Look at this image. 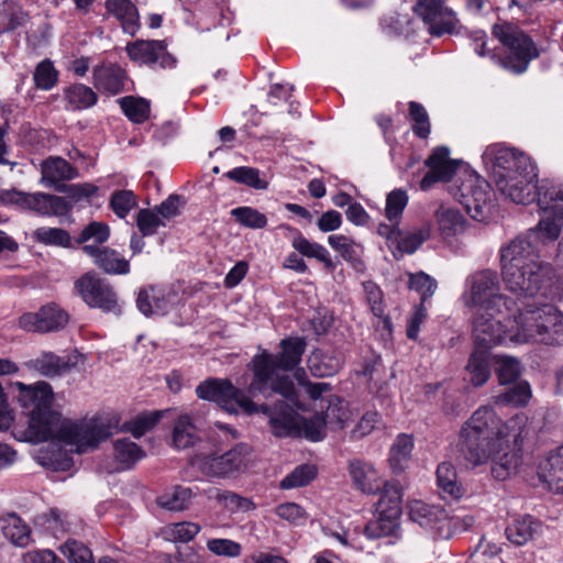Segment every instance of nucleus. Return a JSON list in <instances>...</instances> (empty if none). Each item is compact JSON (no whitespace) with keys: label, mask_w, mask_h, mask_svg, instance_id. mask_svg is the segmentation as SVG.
<instances>
[{"label":"nucleus","mask_w":563,"mask_h":563,"mask_svg":"<svg viewBox=\"0 0 563 563\" xmlns=\"http://www.w3.org/2000/svg\"><path fill=\"white\" fill-rule=\"evenodd\" d=\"M280 347L279 355L263 351L253 357L254 377L249 386V393L253 396L261 394L266 398L273 394H279L283 398L298 405L294 383L288 376L279 375L278 372L290 371L300 363L306 342L300 338H289L280 342Z\"/></svg>","instance_id":"20e7f679"},{"label":"nucleus","mask_w":563,"mask_h":563,"mask_svg":"<svg viewBox=\"0 0 563 563\" xmlns=\"http://www.w3.org/2000/svg\"><path fill=\"white\" fill-rule=\"evenodd\" d=\"M509 323L511 343L563 344V314L551 305H527Z\"/></svg>","instance_id":"423d86ee"},{"label":"nucleus","mask_w":563,"mask_h":563,"mask_svg":"<svg viewBox=\"0 0 563 563\" xmlns=\"http://www.w3.org/2000/svg\"><path fill=\"white\" fill-rule=\"evenodd\" d=\"M468 292L464 295L465 303L474 308L504 307L511 310L508 300L499 294V279L496 272L484 269L472 274L467 280Z\"/></svg>","instance_id":"ddd939ff"},{"label":"nucleus","mask_w":563,"mask_h":563,"mask_svg":"<svg viewBox=\"0 0 563 563\" xmlns=\"http://www.w3.org/2000/svg\"><path fill=\"white\" fill-rule=\"evenodd\" d=\"M308 367L318 377L331 376L339 369V362L322 352H313L308 358Z\"/></svg>","instance_id":"5fc2aeb1"},{"label":"nucleus","mask_w":563,"mask_h":563,"mask_svg":"<svg viewBox=\"0 0 563 563\" xmlns=\"http://www.w3.org/2000/svg\"><path fill=\"white\" fill-rule=\"evenodd\" d=\"M465 369L473 386L484 385L490 377L488 349L475 346Z\"/></svg>","instance_id":"7c9ffc66"},{"label":"nucleus","mask_w":563,"mask_h":563,"mask_svg":"<svg viewBox=\"0 0 563 563\" xmlns=\"http://www.w3.org/2000/svg\"><path fill=\"white\" fill-rule=\"evenodd\" d=\"M199 531L200 526L191 521L172 523L165 528V534L169 540L183 543L191 541Z\"/></svg>","instance_id":"052dcab7"},{"label":"nucleus","mask_w":563,"mask_h":563,"mask_svg":"<svg viewBox=\"0 0 563 563\" xmlns=\"http://www.w3.org/2000/svg\"><path fill=\"white\" fill-rule=\"evenodd\" d=\"M493 364L498 382L501 385L515 383L521 375L522 366L517 357L509 355H494Z\"/></svg>","instance_id":"4c0bfd02"},{"label":"nucleus","mask_w":563,"mask_h":563,"mask_svg":"<svg viewBox=\"0 0 563 563\" xmlns=\"http://www.w3.org/2000/svg\"><path fill=\"white\" fill-rule=\"evenodd\" d=\"M316 475L317 470L313 465H299L280 482V487L284 489H290L306 486L316 477Z\"/></svg>","instance_id":"bf43d9fd"},{"label":"nucleus","mask_w":563,"mask_h":563,"mask_svg":"<svg viewBox=\"0 0 563 563\" xmlns=\"http://www.w3.org/2000/svg\"><path fill=\"white\" fill-rule=\"evenodd\" d=\"M136 305L144 316L165 314L173 305V294L161 287L148 286L139 291Z\"/></svg>","instance_id":"393cba45"},{"label":"nucleus","mask_w":563,"mask_h":563,"mask_svg":"<svg viewBox=\"0 0 563 563\" xmlns=\"http://www.w3.org/2000/svg\"><path fill=\"white\" fill-rule=\"evenodd\" d=\"M474 523L475 518L470 514L450 515L444 510V520L442 526L439 527V538L445 540L451 539L456 533L468 530Z\"/></svg>","instance_id":"79ce46f5"},{"label":"nucleus","mask_w":563,"mask_h":563,"mask_svg":"<svg viewBox=\"0 0 563 563\" xmlns=\"http://www.w3.org/2000/svg\"><path fill=\"white\" fill-rule=\"evenodd\" d=\"M408 107L409 115L412 121V132L420 139H427L431 132V124L427 110L421 103L416 101H410Z\"/></svg>","instance_id":"603ef678"},{"label":"nucleus","mask_w":563,"mask_h":563,"mask_svg":"<svg viewBox=\"0 0 563 563\" xmlns=\"http://www.w3.org/2000/svg\"><path fill=\"white\" fill-rule=\"evenodd\" d=\"M35 459L42 466L54 472H66L74 466L71 456L62 450L40 451Z\"/></svg>","instance_id":"49530a36"},{"label":"nucleus","mask_w":563,"mask_h":563,"mask_svg":"<svg viewBox=\"0 0 563 563\" xmlns=\"http://www.w3.org/2000/svg\"><path fill=\"white\" fill-rule=\"evenodd\" d=\"M459 24V20L452 9L444 7L437 15L434 21L428 26L430 34L441 36L446 33H453Z\"/></svg>","instance_id":"e2e57ef3"},{"label":"nucleus","mask_w":563,"mask_h":563,"mask_svg":"<svg viewBox=\"0 0 563 563\" xmlns=\"http://www.w3.org/2000/svg\"><path fill=\"white\" fill-rule=\"evenodd\" d=\"M540 475L551 489L563 493V445L548 454L540 464Z\"/></svg>","instance_id":"cd10ccee"},{"label":"nucleus","mask_w":563,"mask_h":563,"mask_svg":"<svg viewBox=\"0 0 563 563\" xmlns=\"http://www.w3.org/2000/svg\"><path fill=\"white\" fill-rule=\"evenodd\" d=\"M60 551L69 563H93L91 551L76 540H67Z\"/></svg>","instance_id":"774afa93"},{"label":"nucleus","mask_w":563,"mask_h":563,"mask_svg":"<svg viewBox=\"0 0 563 563\" xmlns=\"http://www.w3.org/2000/svg\"><path fill=\"white\" fill-rule=\"evenodd\" d=\"M449 155V148L441 146L437 147L427 158L426 166L429 170L420 181L422 190H429L434 184L451 179L456 170V163Z\"/></svg>","instance_id":"aec40b11"},{"label":"nucleus","mask_w":563,"mask_h":563,"mask_svg":"<svg viewBox=\"0 0 563 563\" xmlns=\"http://www.w3.org/2000/svg\"><path fill=\"white\" fill-rule=\"evenodd\" d=\"M109 206L117 217L124 219L137 207V199L131 190H117L111 195Z\"/></svg>","instance_id":"6e6d98bb"},{"label":"nucleus","mask_w":563,"mask_h":563,"mask_svg":"<svg viewBox=\"0 0 563 563\" xmlns=\"http://www.w3.org/2000/svg\"><path fill=\"white\" fill-rule=\"evenodd\" d=\"M503 280L509 291L518 298H561L563 296V273L550 264L536 265L534 268L520 266L519 278L509 279L507 271H501Z\"/></svg>","instance_id":"6e6552de"},{"label":"nucleus","mask_w":563,"mask_h":563,"mask_svg":"<svg viewBox=\"0 0 563 563\" xmlns=\"http://www.w3.org/2000/svg\"><path fill=\"white\" fill-rule=\"evenodd\" d=\"M58 70L49 59L38 63L33 73L34 85L41 90H51L58 82Z\"/></svg>","instance_id":"8fccbe9b"},{"label":"nucleus","mask_w":563,"mask_h":563,"mask_svg":"<svg viewBox=\"0 0 563 563\" xmlns=\"http://www.w3.org/2000/svg\"><path fill=\"white\" fill-rule=\"evenodd\" d=\"M410 520L421 528L429 530L439 538V527L444 520V509L422 500H411L407 505Z\"/></svg>","instance_id":"b1692460"},{"label":"nucleus","mask_w":563,"mask_h":563,"mask_svg":"<svg viewBox=\"0 0 563 563\" xmlns=\"http://www.w3.org/2000/svg\"><path fill=\"white\" fill-rule=\"evenodd\" d=\"M531 398V389L527 382H520L505 393L495 397L496 404L510 405L514 407H522L528 404Z\"/></svg>","instance_id":"3c124183"},{"label":"nucleus","mask_w":563,"mask_h":563,"mask_svg":"<svg viewBox=\"0 0 563 563\" xmlns=\"http://www.w3.org/2000/svg\"><path fill=\"white\" fill-rule=\"evenodd\" d=\"M10 200L22 210L32 211L38 216H63L70 210V205L65 197L46 192H24L13 190Z\"/></svg>","instance_id":"2eb2a0df"},{"label":"nucleus","mask_w":563,"mask_h":563,"mask_svg":"<svg viewBox=\"0 0 563 563\" xmlns=\"http://www.w3.org/2000/svg\"><path fill=\"white\" fill-rule=\"evenodd\" d=\"M349 473L354 487L361 493L374 495L380 492L384 479L372 463L362 460L351 461Z\"/></svg>","instance_id":"4be33fe9"},{"label":"nucleus","mask_w":563,"mask_h":563,"mask_svg":"<svg viewBox=\"0 0 563 563\" xmlns=\"http://www.w3.org/2000/svg\"><path fill=\"white\" fill-rule=\"evenodd\" d=\"M377 233L386 239L387 245L393 250L394 256L399 258L404 254L415 253L422 243L430 238L431 228L429 224H423L402 233L396 225L380 223L377 227Z\"/></svg>","instance_id":"dca6fc26"},{"label":"nucleus","mask_w":563,"mask_h":563,"mask_svg":"<svg viewBox=\"0 0 563 563\" xmlns=\"http://www.w3.org/2000/svg\"><path fill=\"white\" fill-rule=\"evenodd\" d=\"M196 393L200 399L214 401L220 408L230 413H236L239 409L249 415L258 411L269 413L268 406L262 405L257 407L243 391L234 387L228 379H207L197 386Z\"/></svg>","instance_id":"9d476101"},{"label":"nucleus","mask_w":563,"mask_h":563,"mask_svg":"<svg viewBox=\"0 0 563 563\" xmlns=\"http://www.w3.org/2000/svg\"><path fill=\"white\" fill-rule=\"evenodd\" d=\"M198 439V430L191 417L188 415L179 416L173 429V444L175 448H190Z\"/></svg>","instance_id":"e433bc0d"},{"label":"nucleus","mask_w":563,"mask_h":563,"mask_svg":"<svg viewBox=\"0 0 563 563\" xmlns=\"http://www.w3.org/2000/svg\"><path fill=\"white\" fill-rule=\"evenodd\" d=\"M291 245L300 255L318 260L329 271L334 269V263L331 255L323 245L309 241L299 232L292 239Z\"/></svg>","instance_id":"72a5a7b5"},{"label":"nucleus","mask_w":563,"mask_h":563,"mask_svg":"<svg viewBox=\"0 0 563 563\" xmlns=\"http://www.w3.org/2000/svg\"><path fill=\"white\" fill-rule=\"evenodd\" d=\"M75 290L89 307L117 316L121 313V305L112 286L95 273L80 276L75 282Z\"/></svg>","instance_id":"4468645a"},{"label":"nucleus","mask_w":563,"mask_h":563,"mask_svg":"<svg viewBox=\"0 0 563 563\" xmlns=\"http://www.w3.org/2000/svg\"><path fill=\"white\" fill-rule=\"evenodd\" d=\"M93 86L107 95H118L124 90L125 70L117 64H102L92 70Z\"/></svg>","instance_id":"5701e85b"},{"label":"nucleus","mask_w":563,"mask_h":563,"mask_svg":"<svg viewBox=\"0 0 563 563\" xmlns=\"http://www.w3.org/2000/svg\"><path fill=\"white\" fill-rule=\"evenodd\" d=\"M493 34L508 48L509 54L501 56L487 47L486 35L475 33L473 49L481 56H488L495 64L514 74H522L527 70L532 58L538 53L532 41L517 26L508 23L496 24Z\"/></svg>","instance_id":"0eeeda50"},{"label":"nucleus","mask_w":563,"mask_h":563,"mask_svg":"<svg viewBox=\"0 0 563 563\" xmlns=\"http://www.w3.org/2000/svg\"><path fill=\"white\" fill-rule=\"evenodd\" d=\"M69 321L68 313L56 303H47L36 312L20 317L19 325L30 332H56L64 329Z\"/></svg>","instance_id":"f3484780"},{"label":"nucleus","mask_w":563,"mask_h":563,"mask_svg":"<svg viewBox=\"0 0 563 563\" xmlns=\"http://www.w3.org/2000/svg\"><path fill=\"white\" fill-rule=\"evenodd\" d=\"M510 310L504 307L477 308L473 320L475 346L490 349L509 340Z\"/></svg>","instance_id":"f8f14e48"},{"label":"nucleus","mask_w":563,"mask_h":563,"mask_svg":"<svg viewBox=\"0 0 563 563\" xmlns=\"http://www.w3.org/2000/svg\"><path fill=\"white\" fill-rule=\"evenodd\" d=\"M379 500L377 501L376 510L379 514H385L389 518H399L401 508V489L396 483L384 482L382 485Z\"/></svg>","instance_id":"473e14b6"},{"label":"nucleus","mask_w":563,"mask_h":563,"mask_svg":"<svg viewBox=\"0 0 563 563\" xmlns=\"http://www.w3.org/2000/svg\"><path fill=\"white\" fill-rule=\"evenodd\" d=\"M227 176L240 184L255 189H265L267 183L260 177V172L252 167H236L227 173Z\"/></svg>","instance_id":"69168bd1"},{"label":"nucleus","mask_w":563,"mask_h":563,"mask_svg":"<svg viewBox=\"0 0 563 563\" xmlns=\"http://www.w3.org/2000/svg\"><path fill=\"white\" fill-rule=\"evenodd\" d=\"M438 487L443 498L460 499L463 495V488L457 482L455 468L451 463L443 462L437 468Z\"/></svg>","instance_id":"f704fd0d"},{"label":"nucleus","mask_w":563,"mask_h":563,"mask_svg":"<svg viewBox=\"0 0 563 563\" xmlns=\"http://www.w3.org/2000/svg\"><path fill=\"white\" fill-rule=\"evenodd\" d=\"M452 194L473 219L483 221L489 214L493 206L490 186L477 174L464 172L456 180Z\"/></svg>","instance_id":"9b49d317"},{"label":"nucleus","mask_w":563,"mask_h":563,"mask_svg":"<svg viewBox=\"0 0 563 563\" xmlns=\"http://www.w3.org/2000/svg\"><path fill=\"white\" fill-rule=\"evenodd\" d=\"M65 100L71 110L88 109L97 103V93L84 84H74L65 89Z\"/></svg>","instance_id":"58836bf2"},{"label":"nucleus","mask_w":563,"mask_h":563,"mask_svg":"<svg viewBox=\"0 0 563 563\" xmlns=\"http://www.w3.org/2000/svg\"><path fill=\"white\" fill-rule=\"evenodd\" d=\"M325 427L323 413L316 415L311 419L300 418L297 435H302L311 441H320L325 435Z\"/></svg>","instance_id":"13d9d810"},{"label":"nucleus","mask_w":563,"mask_h":563,"mask_svg":"<svg viewBox=\"0 0 563 563\" xmlns=\"http://www.w3.org/2000/svg\"><path fill=\"white\" fill-rule=\"evenodd\" d=\"M29 13L19 3L7 0L0 4V33L13 32L25 26Z\"/></svg>","instance_id":"2f4dec72"},{"label":"nucleus","mask_w":563,"mask_h":563,"mask_svg":"<svg viewBox=\"0 0 563 563\" xmlns=\"http://www.w3.org/2000/svg\"><path fill=\"white\" fill-rule=\"evenodd\" d=\"M107 11L118 19L125 33L134 35L139 30V13L130 0H108Z\"/></svg>","instance_id":"c756f323"},{"label":"nucleus","mask_w":563,"mask_h":563,"mask_svg":"<svg viewBox=\"0 0 563 563\" xmlns=\"http://www.w3.org/2000/svg\"><path fill=\"white\" fill-rule=\"evenodd\" d=\"M13 387L18 390L16 401L29 418L24 432V440L29 442L51 441L54 446H69L70 452L82 454L111 435L110 426L99 419L74 421L54 410L55 395L46 382L30 385L15 382Z\"/></svg>","instance_id":"f03ea898"},{"label":"nucleus","mask_w":563,"mask_h":563,"mask_svg":"<svg viewBox=\"0 0 563 563\" xmlns=\"http://www.w3.org/2000/svg\"><path fill=\"white\" fill-rule=\"evenodd\" d=\"M125 51L130 59L139 65H158L161 68H172L176 64L174 56L167 52L165 41L139 40L128 44Z\"/></svg>","instance_id":"a211bd4d"},{"label":"nucleus","mask_w":563,"mask_h":563,"mask_svg":"<svg viewBox=\"0 0 563 563\" xmlns=\"http://www.w3.org/2000/svg\"><path fill=\"white\" fill-rule=\"evenodd\" d=\"M538 206L542 212L536 229L526 235L511 240L500 251L501 271H507L509 279L519 278V267L542 265L539 261L537 242H550L559 238L563 224V189L547 184L540 188Z\"/></svg>","instance_id":"7ed1b4c3"},{"label":"nucleus","mask_w":563,"mask_h":563,"mask_svg":"<svg viewBox=\"0 0 563 563\" xmlns=\"http://www.w3.org/2000/svg\"><path fill=\"white\" fill-rule=\"evenodd\" d=\"M40 169L41 184L57 191H62L66 187L65 181L79 177L77 167L60 156L47 157L41 163Z\"/></svg>","instance_id":"6ab92c4d"},{"label":"nucleus","mask_w":563,"mask_h":563,"mask_svg":"<svg viewBox=\"0 0 563 563\" xmlns=\"http://www.w3.org/2000/svg\"><path fill=\"white\" fill-rule=\"evenodd\" d=\"M162 417L161 411L140 415L133 420L124 423V429L135 438H141L147 431L153 429Z\"/></svg>","instance_id":"0e129e2a"},{"label":"nucleus","mask_w":563,"mask_h":563,"mask_svg":"<svg viewBox=\"0 0 563 563\" xmlns=\"http://www.w3.org/2000/svg\"><path fill=\"white\" fill-rule=\"evenodd\" d=\"M252 459V448L239 443L232 449L221 452L212 450L196 455L194 464L209 479H233L244 473Z\"/></svg>","instance_id":"1a4fd4ad"},{"label":"nucleus","mask_w":563,"mask_h":563,"mask_svg":"<svg viewBox=\"0 0 563 563\" xmlns=\"http://www.w3.org/2000/svg\"><path fill=\"white\" fill-rule=\"evenodd\" d=\"M82 250L107 274H126L130 271L129 262L114 250L96 245H85Z\"/></svg>","instance_id":"a878e982"},{"label":"nucleus","mask_w":563,"mask_h":563,"mask_svg":"<svg viewBox=\"0 0 563 563\" xmlns=\"http://www.w3.org/2000/svg\"><path fill=\"white\" fill-rule=\"evenodd\" d=\"M33 238L42 244L59 247H70V234L60 228L42 227L34 231Z\"/></svg>","instance_id":"de8ad7c7"},{"label":"nucleus","mask_w":563,"mask_h":563,"mask_svg":"<svg viewBox=\"0 0 563 563\" xmlns=\"http://www.w3.org/2000/svg\"><path fill=\"white\" fill-rule=\"evenodd\" d=\"M119 103L124 114L134 123H143L150 118V102L143 98L128 96L121 98Z\"/></svg>","instance_id":"a18cd8bd"},{"label":"nucleus","mask_w":563,"mask_h":563,"mask_svg":"<svg viewBox=\"0 0 563 563\" xmlns=\"http://www.w3.org/2000/svg\"><path fill=\"white\" fill-rule=\"evenodd\" d=\"M538 522L531 516H523L515 519L506 529L508 540L516 544L527 543L537 532Z\"/></svg>","instance_id":"a19ab883"},{"label":"nucleus","mask_w":563,"mask_h":563,"mask_svg":"<svg viewBox=\"0 0 563 563\" xmlns=\"http://www.w3.org/2000/svg\"><path fill=\"white\" fill-rule=\"evenodd\" d=\"M413 440L410 435L399 434L390 448L389 463L394 472L405 470L411 459Z\"/></svg>","instance_id":"ea45409f"},{"label":"nucleus","mask_w":563,"mask_h":563,"mask_svg":"<svg viewBox=\"0 0 563 563\" xmlns=\"http://www.w3.org/2000/svg\"><path fill=\"white\" fill-rule=\"evenodd\" d=\"M294 404L291 400L284 398L283 401L275 404L274 412L271 415L269 424L274 435L278 438L298 434L299 417L295 409H303L299 400Z\"/></svg>","instance_id":"412c9836"},{"label":"nucleus","mask_w":563,"mask_h":563,"mask_svg":"<svg viewBox=\"0 0 563 563\" xmlns=\"http://www.w3.org/2000/svg\"><path fill=\"white\" fill-rule=\"evenodd\" d=\"M398 518H389L385 514L377 512V518L365 527V534L371 539H378L394 533Z\"/></svg>","instance_id":"680f3d73"},{"label":"nucleus","mask_w":563,"mask_h":563,"mask_svg":"<svg viewBox=\"0 0 563 563\" xmlns=\"http://www.w3.org/2000/svg\"><path fill=\"white\" fill-rule=\"evenodd\" d=\"M528 434L523 413L504 420L490 406H481L462 424L457 446L473 466L492 463V475L505 481L522 463L521 444Z\"/></svg>","instance_id":"f257e3e1"},{"label":"nucleus","mask_w":563,"mask_h":563,"mask_svg":"<svg viewBox=\"0 0 563 563\" xmlns=\"http://www.w3.org/2000/svg\"><path fill=\"white\" fill-rule=\"evenodd\" d=\"M27 366L46 377L60 376L70 371L74 364L68 357L44 352L38 357L30 360Z\"/></svg>","instance_id":"c85d7f7f"},{"label":"nucleus","mask_w":563,"mask_h":563,"mask_svg":"<svg viewBox=\"0 0 563 563\" xmlns=\"http://www.w3.org/2000/svg\"><path fill=\"white\" fill-rule=\"evenodd\" d=\"M408 203V195L402 189H394L387 195L385 217L390 222L389 225L398 227L401 214Z\"/></svg>","instance_id":"09e8293b"},{"label":"nucleus","mask_w":563,"mask_h":563,"mask_svg":"<svg viewBox=\"0 0 563 563\" xmlns=\"http://www.w3.org/2000/svg\"><path fill=\"white\" fill-rule=\"evenodd\" d=\"M231 214L242 225L251 229H263L267 224L266 216L251 207L235 208L231 211Z\"/></svg>","instance_id":"338daca9"},{"label":"nucleus","mask_w":563,"mask_h":563,"mask_svg":"<svg viewBox=\"0 0 563 563\" xmlns=\"http://www.w3.org/2000/svg\"><path fill=\"white\" fill-rule=\"evenodd\" d=\"M439 234L448 240L464 232L466 220L454 207L441 205L434 212Z\"/></svg>","instance_id":"bb28decb"},{"label":"nucleus","mask_w":563,"mask_h":563,"mask_svg":"<svg viewBox=\"0 0 563 563\" xmlns=\"http://www.w3.org/2000/svg\"><path fill=\"white\" fill-rule=\"evenodd\" d=\"M328 408L323 415L325 424L332 429H343L351 418V411L347 404L336 396H330L327 400Z\"/></svg>","instance_id":"37998d69"},{"label":"nucleus","mask_w":563,"mask_h":563,"mask_svg":"<svg viewBox=\"0 0 563 563\" xmlns=\"http://www.w3.org/2000/svg\"><path fill=\"white\" fill-rule=\"evenodd\" d=\"M114 456L122 468H128L144 456L143 451L130 440L114 442Z\"/></svg>","instance_id":"864d4df0"},{"label":"nucleus","mask_w":563,"mask_h":563,"mask_svg":"<svg viewBox=\"0 0 563 563\" xmlns=\"http://www.w3.org/2000/svg\"><path fill=\"white\" fill-rule=\"evenodd\" d=\"M329 245L340 253L345 261H355L358 257L361 245L352 238L344 234H332L328 236Z\"/></svg>","instance_id":"4d7b16f0"},{"label":"nucleus","mask_w":563,"mask_h":563,"mask_svg":"<svg viewBox=\"0 0 563 563\" xmlns=\"http://www.w3.org/2000/svg\"><path fill=\"white\" fill-rule=\"evenodd\" d=\"M485 157L492 162V174L497 189L516 203H529L534 200L536 195L538 200L543 185L556 186L551 181L537 186L536 167L530 158L510 148H489L485 152ZM560 188L563 189L561 186Z\"/></svg>","instance_id":"39448f33"},{"label":"nucleus","mask_w":563,"mask_h":563,"mask_svg":"<svg viewBox=\"0 0 563 563\" xmlns=\"http://www.w3.org/2000/svg\"><path fill=\"white\" fill-rule=\"evenodd\" d=\"M4 537L13 544L25 547L31 539V530L22 519L15 515H11L5 519L2 528Z\"/></svg>","instance_id":"c03bdc74"},{"label":"nucleus","mask_w":563,"mask_h":563,"mask_svg":"<svg viewBox=\"0 0 563 563\" xmlns=\"http://www.w3.org/2000/svg\"><path fill=\"white\" fill-rule=\"evenodd\" d=\"M196 496V493L190 487L186 486H175L170 492H166L157 497V505L161 508L172 510V511H181L187 509L192 498Z\"/></svg>","instance_id":"c9c22d12"}]
</instances>
